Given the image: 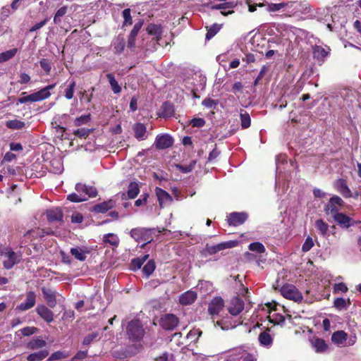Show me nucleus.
Returning <instances> with one entry per match:
<instances>
[{
  "label": "nucleus",
  "mask_w": 361,
  "mask_h": 361,
  "mask_svg": "<svg viewBox=\"0 0 361 361\" xmlns=\"http://www.w3.org/2000/svg\"><path fill=\"white\" fill-rule=\"evenodd\" d=\"M197 298V294L194 291H187L183 293L179 298L181 305H188L192 304Z\"/></svg>",
  "instance_id": "nucleus-22"
},
{
  "label": "nucleus",
  "mask_w": 361,
  "mask_h": 361,
  "mask_svg": "<svg viewBox=\"0 0 361 361\" xmlns=\"http://www.w3.org/2000/svg\"><path fill=\"white\" fill-rule=\"evenodd\" d=\"M87 357V350H80L68 361H85V360Z\"/></svg>",
  "instance_id": "nucleus-49"
},
{
  "label": "nucleus",
  "mask_w": 361,
  "mask_h": 361,
  "mask_svg": "<svg viewBox=\"0 0 361 361\" xmlns=\"http://www.w3.org/2000/svg\"><path fill=\"white\" fill-rule=\"evenodd\" d=\"M144 329L139 320L130 322L127 326V334L130 339L138 341L144 336Z\"/></svg>",
  "instance_id": "nucleus-3"
},
{
  "label": "nucleus",
  "mask_w": 361,
  "mask_h": 361,
  "mask_svg": "<svg viewBox=\"0 0 361 361\" xmlns=\"http://www.w3.org/2000/svg\"><path fill=\"white\" fill-rule=\"evenodd\" d=\"M115 206V202L112 200L95 204L92 211L96 213H105Z\"/></svg>",
  "instance_id": "nucleus-19"
},
{
  "label": "nucleus",
  "mask_w": 361,
  "mask_h": 361,
  "mask_svg": "<svg viewBox=\"0 0 361 361\" xmlns=\"http://www.w3.org/2000/svg\"><path fill=\"white\" fill-rule=\"evenodd\" d=\"M195 163H196L195 161H192L190 164L186 165V166L178 165L177 168L180 171H182L183 173H188V172H190L193 169V168L195 165Z\"/></svg>",
  "instance_id": "nucleus-53"
},
{
  "label": "nucleus",
  "mask_w": 361,
  "mask_h": 361,
  "mask_svg": "<svg viewBox=\"0 0 361 361\" xmlns=\"http://www.w3.org/2000/svg\"><path fill=\"white\" fill-rule=\"evenodd\" d=\"M42 291L44 299L47 301L48 305L50 307H55L56 304V298L57 293L52 289L44 288V287H43L42 288Z\"/></svg>",
  "instance_id": "nucleus-15"
},
{
  "label": "nucleus",
  "mask_w": 361,
  "mask_h": 361,
  "mask_svg": "<svg viewBox=\"0 0 361 361\" xmlns=\"http://www.w3.org/2000/svg\"><path fill=\"white\" fill-rule=\"evenodd\" d=\"M46 345L47 343L45 341L37 338L32 339L30 342H29L28 348L32 350H37L44 347Z\"/></svg>",
  "instance_id": "nucleus-35"
},
{
  "label": "nucleus",
  "mask_w": 361,
  "mask_h": 361,
  "mask_svg": "<svg viewBox=\"0 0 361 361\" xmlns=\"http://www.w3.org/2000/svg\"><path fill=\"white\" fill-rule=\"evenodd\" d=\"M16 48L6 51L0 54V63H3L12 59L17 53Z\"/></svg>",
  "instance_id": "nucleus-36"
},
{
  "label": "nucleus",
  "mask_w": 361,
  "mask_h": 361,
  "mask_svg": "<svg viewBox=\"0 0 361 361\" xmlns=\"http://www.w3.org/2000/svg\"><path fill=\"white\" fill-rule=\"evenodd\" d=\"M123 17L124 18L123 26L130 25L133 23L132 17L130 15V9L126 8L123 11Z\"/></svg>",
  "instance_id": "nucleus-48"
},
{
  "label": "nucleus",
  "mask_w": 361,
  "mask_h": 361,
  "mask_svg": "<svg viewBox=\"0 0 361 361\" xmlns=\"http://www.w3.org/2000/svg\"><path fill=\"white\" fill-rule=\"evenodd\" d=\"M149 255H145L142 257L133 259L131 261V268L133 270L139 269L144 262L148 259Z\"/></svg>",
  "instance_id": "nucleus-34"
},
{
  "label": "nucleus",
  "mask_w": 361,
  "mask_h": 361,
  "mask_svg": "<svg viewBox=\"0 0 361 361\" xmlns=\"http://www.w3.org/2000/svg\"><path fill=\"white\" fill-rule=\"evenodd\" d=\"M68 356L69 354L65 351H56L49 356L48 360L52 361L56 360H63L68 357Z\"/></svg>",
  "instance_id": "nucleus-42"
},
{
  "label": "nucleus",
  "mask_w": 361,
  "mask_h": 361,
  "mask_svg": "<svg viewBox=\"0 0 361 361\" xmlns=\"http://www.w3.org/2000/svg\"><path fill=\"white\" fill-rule=\"evenodd\" d=\"M67 12V7L63 6L60 8L56 13L54 18V22L56 24H59L61 22V18L65 16V14Z\"/></svg>",
  "instance_id": "nucleus-44"
},
{
  "label": "nucleus",
  "mask_w": 361,
  "mask_h": 361,
  "mask_svg": "<svg viewBox=\"0 0 361 361\" xmlns=\"http://www.w3.org/2000/svg\"><path fill=\"white\" fill-rule=\"evenodd\" d=\"M334 219L343 228H348L354 223L352 219L342 213H338L337 214H335Z\"/></svg>",
  "instance_id": "nucleus-20"
},
{
  "label": "nucleus",
  "mask_w": 361,
  "mask_h": 361,
  "mask_svg": "<svg viewBox=\"0 0 361 361\" xmlns=\"http://www.w3.org/2000/svg\"><path fill=\"white\" fill-rule=\"evenodd\" d=\"M71 255L78 260L85 261L86 259V252L79 247H73L71 250Z\"/></svg>",
  "instance_id": "nucleus-33"
},
{
  "label": "nucleus",
  "mask_w": 361,
  "mask_h": 361,
  "mask_svg": "<svg viewBox=\"0 0 361 361\" xmlns=\"http://www.w3.org/2000/svg\"><path fill=\"white\" fill-rule=\"evenodd\" d=\"M259 341L263 345H270L272 343V338L268 332L264 331L259 334Z\"/></svg>",
  "instance_id": "nucleus-37"
},
{
  "label": "nucleus",
  "mask_w": 361,
  "mask_h": 361,
  "mask_svg": "<svg viewBox=\"0 0 361 361\" xmlns=\"http://www.w3.org/2000/svg\"><path fill=\"white\" fill-rule=\"evenodd\" d=\"M97 333H92L87 335L84 338L82 343L86 345H90L97 337Z\"/></svg>",
  "instance_id": "nucleus-55"
},
{
  "label": "nucleus",
  "mask_w": 361,
  "mask_h": 361,
  "mask_svg": "<svg viewBox=\"0 0 361 361\" xmlns=\"http://www.w3.org/2000/svg\"><path fill=\"white\" fill-rule=\"evenodd\" d=\"M345 300L341 298H337L334 301V306L338 309H343L345 307Z\"/></svg>",
  "instance_id": "nucleus-61"
},
{
  "label": "nucleus",
  "mask_w": 361,
  "mask_h": 361,
  "mask_svg": "<svg viewBox=\"0 0 361 361\" xmlns=\"http://www.w3.org/2000/svg\"><path fill=\"white\" fill-rule=\"evenodd\" d=\"M348 334L343 331H335L331 336V341L336 345H340L347 340Z\"/></svg>",
  "instance_id": "nucleus-25"
},
{
  "label": "nucleus",
  "mask_w": 361,
  "mask_h": 361,
  "mask_svg": "<svg viewBox=\"0 0 361 361\" xmlns=\"http://www.w3.org/2000/svg\"><path fill=\"white\" fill-rule=\"evenodd\" d=\"M190 124L193 127L201 128V127L204 126L205 121L203 118H193L190 121Z\"/></svg>",
  "instance_id": "nucleus-57"
},
{
  "label": "nucleus",
  "mask_w": 361,
  "mask_h": 361,
  "mask_svg": "<svg viewBox=\"0 0 361 361\" xmlns=\"http://www.w3.org/2000/svg\"><path fill=\"white\" fill-rule=\"evenodd\" d=\"M142 24H143L142 21H139V22L136 23L134 25L133 28L131 30V32H130L129 35L137 37L139 31L140 30V29H141V27L142 26Z\"/></svg>",
  "instance_id": "nucleus-56"
},
{
  "label": "nucleus",
  "mask_w": 361,
  "mask_h": 361,
  "mask_svg": "<svg viewBox=\"0 0 361 361\" xmlns=\"http://www.w3.org/2000/svg\"><path fill=\"white\" fill-rule=\"evenodd\" d=\"M149 230L145 228H133L130 231V235L136 241L148 240Z\"/></svg>",
  "instance_id": "nucleus-13"
},
{
  "label": "nucleus",
  "mask_w": 361,
  "mask_h": 361,
  "mask_svg": "<svg viewBox=\"0 0 361 361\" xmlns=\"http://www.w3.org/2000/svg\"><path fill=\"white\" fill-rule=\"evenodd\" d=\"M314 245V242L312 238L307 237L302 246L303 252L309 251Z\"/></svg>",
  "instance_id": "nucleus-52"
},
{
  "label": "nucleus",
  "mask_w": 361,
  "mask_h": 361,
  "mask_svg": "<svg viewBox=\"0 0 361 361\" xmlns=\"http://www.w3.org/2000/svg\"><path fill=\"white\" fill-rule=\"evenodd\" d=\"M216 104L217 102L210 98H207L202 101V105L207 108L215 107Z\"/></svg>",
  "instance_id": "nucleus-60"
},
{
  "label": "nucleus",
  "mask_w": 361,
  "mask_h": 361,
  "mask_svg": "<svg viewBox=\"0 0 361 361\" xmlns=\"http://www.w3.org/2000/svg\"><path fill=\"white\" fill-rule=\"evenodd\" d=\"M343 201L338 196L332 197L329 202L324 207V211L327 215H332L334 217L335 214L338 213L340 208L343 206Z\"/></svg>",
  "instance_id": "nucleus-5"
},
{
  "label": "nucleus",
  "mask_w": 361,
  "mask_h": 361,
  "mask_svg": "<svg viewBox=\"0 0 361 361\" xmlns=\"http://www.w3.org/2000/svg\"><path fill=\"white\" fill-rule=\"evenodd\" d=\"M244 309V302L238 298H233L228 307V312L231 314L235 316L240 314Z\"/></svg>",
  "instance_id": "nucleus-14"
},
{
  "label": "nucleus",
  "mask_w": 361,
  "mask_h": 361,
  "mask_svg": "<svg viewBox=\"0 0 361 361\" xmlns=\"http://www.w3.org/2000/svg\"><path fill=\"white\" fill-rule=\"evenodd\" d=\"M233 7V4L231 2H226L224 4H219L214 6H212V8L215 10H224L227 8H232Z\"/></svg>",
  "instance_id": "nucleus-54"
},
{
  "label": "nucleus",
  "mask_w": 361,
  "mask_h": 361,
  "mask_svg": "<svg viewBox=\"0 0 361 361\" xmlns=\"http://www.w3.org/2000/svg\"><path fill=\"white\" fill-rule=\"evenodd\" d=\"M55 85V84L47 85L44 88L29 95H25L26 93L23 92L21 94L22 97L18 99L17 104L19 103L37 102L49 98L51 95L50 90H52Z\"/></svg>",
  "instance_id": "nucleus-1"
},
{
  "label": "nucleus",
  "mask_w": 361,
  "mask_h": 361,
  "mask_svg": "<svg viewBox=\"0 0 361 361\" xmlns=\"http://www.w3.org/2000/svg\"><path fill=\"white\" fill-rule=\"evenodd\" d=\"M312 346L317 353H322L327 350L328 345L323 339L314 338L311 340Z\"/></svg>",
  "instance_id": "nucleus-23"
},
{
  "label": "nucleus",
  "mask_w": 361,
  "mask_h": 361,
  "mask_svg": "<svg viewBox=\"0 0 361 361\" xmlns=\"http://www.w3.org/2000/svg\"><path fill=\"white\" fill-rule=\"evenodd\" d=\"M67 199L73 202H80L87 200V197L82 192H78L68 195Z\"/></svg>",
  "instance_id": "nucleus-38"
},
{
  "label": "nucleus",
  "mask_w": 361,
  "mask_h": 361,
  "mask_svg": "<svg viewBox=\"0 0 361 361\" xmlns=\"http://www.w3.org/2000/svg\"><path fill=\"white\" fill-rule=\"evenodd\" d=\"M156 195L161 207L169 204L172 201L171 195L161 188H156Z\"/></svg>",
  "instance_id": "nucleus-18"
},
{
  "label": "nucleus",
  "mask_w": 361,
  "mask_h": 361,
  "mask_svg": "<svg viewBox=\"0 0 361 361\" xmlns=\"http://www.w3.org/2000/svg\"><path fill=\"white\" fill-rule=\"evenodd\" d=\"M237 243L235 241H228L225 243H221L216 245H207L205 249L204 250V255H214L219 251L224 250L225 249L231 248L236 246Z\"/></svg>",
  "instance_id": "nucleus-6"
},
{
  "label": "nucleus",
  "mask_w": 361,
  "mask_h": 361,
  "mask_svg": "<svg viewBox=\"0 0 361 361\" xmlns=\"http://www.w3.org/2000/svg\"><path fill=\"white\" fill-rule=\"evenodd\" d=\"M126 42L123 37L118 36L114 40L113 47L115 53H121L125 47Z\"/></svg>",
  "instance_id": "nucleus-28"
},
{
  "label": "nucleus",
  "mask_w": 361,
  "mask_h": 361,
  "mask_svg": "<svg viewBox=\"0 0 361 361\" xmlns=\"http://www.w3.org/2000/svg\"><path fill=\"white\" fill-rule=\"evenodd\" d=\"M336 187L338 192L344 197H351V191L347 186L345 181L343 179H339L336 183Z\"/></svg>",
  "instance_id": "nucleus-24"
},
{
  "label": "nucleus",
  "mask_w": 361,
  "mask_h": 361,
  "mask_svg": "<svg viewBox=\"0 0 361 361\" xmlns=\"http://www.w3.org/2000/svg\"><path fill=\"white\" fill-rule=\"evenodd\" d=\"M247 219L245 212H232L228 216V223L230 226H237L243 224Z\"/></svg>",
  "instance_id": "nucleus-8"
},
{
  "label": "nucleus",
  "mask_w": 361,
  "mask_h": 361,
  "mask_svg": "<svg viewBox=\"0 0 361 361\" xmlns=\"http://www.w3.org/2000/svg\"><path fill=\"white\" fill-rule=\"evenodd\" d=\"M327 54H328V51L322 47L317 46L314 49V56L315 58L323 59V58L326 57L327 56Z\"/></svg>",
  "instance_id": "nucleus-45"
},
{
  "label": "nucleus",
  "mask_w": 361,
  "mask_h": 361,
  "mask_svg": "<svg viewBox=\"0 0 361 361\" xmlns=\"http://www.w3.org/2000/svg\"><path fill=\"white\" fill-rule=\"evenodd\" d=\"M36 295L33 291L27 293L25 301L17 306L16 309L20 311L27 310L35 305Z\"/></svg>",
  "instance_id": "nucleus-10"
},
{
  "label": "nucleus",
  "mask_w": 361,
  "mask_h": 361,
  "mask_svg": "<svg viewBox=\"0 0 361 361\" xmlns=\"http://www.w3.org/2000/svg\"><path fill=\"white\" fill-rule=\"evenodd\" d=\"M106 78L109 80L112 91L114 94H118L121 92V87L116 80L114 76L111 73H108Z\"/></svg>",
  "instance_id": "nucleus-29"
},
{
  "label": "nucleus",
  "mask_w": 361,
  "mask_h": 361,
  "mask_svg": "<svg viewBox=\"0 0 361 361\" xmlns=\"http://www.w3.org/2000/svg\"><path fill=\"white\" fill-rule=\"evenodd\" d=\"M281 295L287 299L295 302H300L302 300V294L295 286L291 284L284 285L281 289Z\"/></svg>",
  "instance_id": "nucleus-4"
},
{
  "label": "nucleus",
  "mask_w": 361,
  "mask_h": 361,
  "mask_svg": "<svg viewBox=\"0 0 361 361\" xmlns=\"http://www.w3.org/2000/svg\"><path fill=\"white\" fill-rule=\"evenodd\" d=\"M134 137L139 141L145 140L147 138V127L141 123H136L133 126Z\"/></svg>",
  "instance_id": "nucleus-11"
},
{
  "label": "nucleus",
  "mask_w": 361,
  "mask_h": 361,
  "mask_svg": "<svg viewBox=\"0 0 361 361\" xmlns=\"http://www.w3.org/2000/svg\"><path fill=\"white\" fill-rule=\"evenodd\" d=\"M240 121H241V126L243 128H247L250 127L251 123V120L249 114L247 113H241L240 114Z\"/></svg>",
  "instance_id": "nucleus-47"
},
{
  "label": "nucleus",
  "mask_w": 361,
  "mask_h": 361,
  "mask_svg": "<svg viewBox=\"0 0 361 361\" xmlns=\"http://www.w3.org/2000/svg\"><path fill=\"white\" fill-rule=\"evenodd\" d=\"M221 25L218 24L213 25L207 31L206 34V39H210L213 37L221 29Z\"/></svg>",
  "instance_id": "nucleus-46"
},
{
  "label": "nucleus",
  "mask_w": 361,
  "mask_h": 361,
  "mask_svg": "<svg viewBox=\"0 0 361 361\" xmlns=\"http://www.w3.org/2000/svg\"><path fill=\"white\" fill-rule=\"evenodd\" d=\"M49 351L47 350H42L39 352H36L30 354L27 357L28 361H41L49 355Z\"/></svg>",
  "instance_id": "nucleus-27"
},
{
  "label": "nucleus",
  "mask_w": 361,
  "mask_h": 361,
  "mask_svg": "<svg viewBox=\"0 0 361 361\" xmlns=\"http://www.w3.org/2000/svg\"><path fill=\"white\" fill-rule=\"evenodd\" d=\"M178 324V319L173 314H167L164 315L160 320L161 326L166 329L171 330L177 326Z\"/></svg>",
  "instance_id": "nucleus-7"
},
{
  "label": "nucleus",
  "mask_w": 361,
  "mask_h": 361,
  "mask_svg": "<svg viewBox=\"0 0 361 361\" xmlns=\"http://www.w3.org/2000/svg\"><path fill=\"white\" fill-rule=\"evenodd\" d=\"M347 290H348L347 286L343 283H336L334 286V291L335 292L345 293L347 291Z\"/></svg>",
  "instance_id": "nucleus-63"
},
{
  "label": "nucleus",
  "mask_w": 361,
  "mask_h": 361,
  "mask_svg": "<svg viewBox=\"0 0 361 361\" xmlns=\"http://www.w3.org/2000/svg\"><path fill=\"white\" fill-rule=\"evenodd\" d=\"M103 240L106 243H109L114 247H117L119 243L118 237L114 233L106 234L104 236Z\"/></svg>",
  "instance_id": "nucleus-32"
},
{
  "label": "nucleus",
  "mask_w": 361,
  "mask_h": 361,
  "mask_svg": "<svg viewBox=\"0 0 361 361\" xmlns=\"http://www.w3.org/2000/svg\"><path fill=\"white\" fill-rule=\"evenodd\" d=\"M155 269V264L153 260H149L142 269L143 273L148 277Z\"/></svg>",
  "instance_id": "nucleus-43"
},
{
  "label": "nucleus",
  "mask_w": 361,
  "mask_h": 361,
  "mask_svg": "<svg viewBox=\"0 0 361 361\" xmlns=\"http://www.w3.org/2000/svg\"><path fill=\"white\" fill-rule=\"evenodd\" d=\"M76 87V83L75 81H71L67 86L65 90V97L67 99H73L74 96V92Z\"/></svg>",
  "instance_id": "nucleus-40"
},
{
  "label": "nucleus",
  "mask_w": 361,
  "mask_h": 361,
  "mask_svg": "<svg viewBox=\"0 0 361 361\" xmlns=\"http://www.w3.org/2000/svg\"><path fill=\"white\" fill-rule=\"evenodd\" d=\"M140 189L138 185L135 183H130L128 190V196L130 199H134L139 193Z\"/></svg>",
  "instance_id": "nucleus-41"
},
{
  "label": "nucleus",
  "mask_w": 361,
  "mask_h": 361,
  "mask_svg": "<svg viewBox=\"0 0 361 361\" xmlns=\"http://www.w3.org/2000/svg\"><path fill=\"white\" fill-rule=\"evenodd\" d=\"M315 228L322 236H326L329 230V225L322 219L315 221Z\"/></svg>",
  "instance_id": "nucleus-30"
},
{
  "label": "nucleus",
  "mask_w": 361,
  "mask_h": 361,
  "mask_svg": "<svg viewBox=\"0 0 361 361\" xmlns=\"http://www.w3.org/2000/svg\"><path fill=\"white\" fill-rule=\"evenodd\" d=\"M248 247L250 251L259 254L264 253L266 250L263 244L259 242L252 243L249 245Z\"/></svg>",
  "instance_id": "nucleus-39"
},
{
  "label": "nucleus",
  "mask_w": 361,
  "mask_h": 361,
  "mask_svg": "<svg viewBox=\"0 0 361 361\" xmlns=\"http://www.w3.org/2000/svg\"><path fill=\"white\" fill-rule=\"evenodd\" d=\"M240 357L242 359V361H256L257 360L256 357L254 355L247 353H244L241 355Z\"/></svg>",
  "instance_id": "nucleus-64"
},
{
  "label": "nucleus",
  "mask_w": 361,
  "mask_h": 361,
  "mask_svg": "<svg viewBox=\"0 0 361 361\" xmlns=\"http://www.w3.org/2000/svg\"><path fill=\"white\" fill-rule=\"evenodd\" d=\"M36 312L47 322L50 323L54 320V314L52 311L45 305H38L36 308Z\"/></svg>",
  "instance_id": "nucleus-17"
},
{
  "label": "nucleus",
  "mask_w": 361,
  "mask_h": 361,
  "mask_svg": "<svg viewBox=\"0 0 361 361\" xmlns=\"http://www.w3.org/2000/svg\"><path fill=\"white\" fill-rule=\"evenodd\" d=\"M63 216V212L59 208L51 209L47 211V217L49 221H61Z\"/></svg>",
  "instance_id": "nucleus-21"
},
{
  "label": "nucleus",
  "mask_w": 361,
  "mask_h": 361,
  "mask_svg": "<svg viewBox=\"0 0 361 361\" xmlns=\"http://www.w3.org/2000/svg\"><path fill=\"white\" fill-rule=\"evenodd\" d=\"M77 192H82L83 195L89 197H94L97 195V189L92 186H87L84 184L78 183L75 185Z\"/></svg>",
  "instance_id": "nucleus-16"
},
{
  "label": "nucleus",
  "mask_w": 361,
  "mask_h": 361,
  "mask_svg": "<svg viewBox=\"0 0 361 361\" xmlns=\"http://www.w3.org/2000/svg\"><path fill=\"white\" fill-rule=\"evenodd\" d=\"M224 306V302L223 299L221 298L216 297L209 303L208 311L211 315L219 314Z\"/></svg>",
  "instance_id": "nucleus-12"
},
{
  "label": "nucleus",
  "mask_w": 361,
  "mask_h": 361,
  "mask_svg": "<svg viewBox=\"0 0 361 361\" xmlns=\"http://www.w3.org/2000/svg\"><path fill=\"white\" fill-rule=\"evenodd\" d=\"M286 6V3L269 4L267 7V11L269 12L277 11L285 8Z\"/></svg>",
  "instance_id": "nucleus-50"
},
{
  "label": "nucleus",
  "mask_w": 361,
  "mask_h": 361,
  "mask_svg": "<svg viewBox=\"0 0 361 361\" xmlns=\"http://www.w3.org/2000/svg\"><path fill=\"white\" fill-rule=\"evenodd\" d=\"M174 114L173 106L168 102H165L161 107L160 116L164 118H169L173 116Z\"/></svg>",
  "instance_id": "nucleus-26"
},
{
  "label": "nucleus",
  "mask_w": 361,
  "mask_h": 361,
  "mask_svg": "<svg viewBox=\"0 0 361 361\" xmlns=\"http://www.w3.org/2000/svg\"><path fill=\"white\" fill-rule=\"evenodd\" d=\"M7 128L13 130H20L25 127V123L17 119L8 121L6 123Z\"/></svg>",
  "instance_id": "nucleus-31"
},
{
  "label": "nucleus",
  "mask_w": 361,
  "mask_h": 361,
  "mask_svg": "<svg viewBox=\"0 0 361 361\" xmlns=\"http://www.w3.org/2000/svg\"><path fill=\"white\" fill-rule=\"evenodd\" d=\"M37 331V328L35 327H25L21 329V333L23 336H30L34 334Z\"/></svg>",
  "instance_id": "nucleus-59"
},
{
  "label": "nucleus",
  "mask_w": 361,
  "mask_h": 361,
  "mask_svg": "<svg viewBox=\"0 0 361 361\" xmlns=\"http://www.w3.org/2000/svg\"><path fill=\"white\" fill-rule=\"evenodd\" d=\"M148 34L152 35H159L161 33V28L159 26L151 24L147 27Z\"/></svg>",
  "instance_id": "nucleus-51"
},
{
  "label": "nucleus",
  "mask_w": 361,
  "mask_h": 361,
  "mask_svg": "<svg viewBox=\"0 0 361 361\" xmlns=\"http://www.w3.org/2000/svg\"><path fill=\"white\" fill-rule=\"evenodd\" d=\"M173 143V140L172 137L169 135L164 134L161 135H157L154 145L159 149H164L168 147H170Z\"/></svg>",
  "instance_id": "nucleus-9"
},
{
  "label": "nucleus",
  "mask_w": 361,
  "mask_h": 361,
  "mask_svg": "<svg viewBox=\"0 0 361 361\" xmlns=\"http://www.w3.org/2000/svg\"><path fill=\"white\" fill-rule=\"evenodd\" d=\"M3 257V265L6 269H12L21 259V255L11 248H5L1 253Z\"/></svg>",
  "instance_id": "nucleus-2"
},
{
  "label": "nucleus",
  "mask_w": 361,
  "mask_h": 361,
  "mask_svg": "<svg viewBox=\"0 0 361 361\" xmlns=\"http://www.w3.org/2000/svg\"><path fill=\"white\" fill-rule=\"evenodd\" d=\"M202 335V331L200 329H193L191 330L188 334L187 337L193 338L195 337V339L198 338Z\"/></svg>",
  "instance_id": "nucleus-62"
},
{
  "label": "nucleus",
  "mask_w": 361,
  "mask_h": 361,
  "mask_svg": "<svg viewBox=\"0 0 361 361\" xmlns=\"http://www.w3.org/2000/svg\"><path fill=\"white\" fill-rule=\"evenodd\" d=\"M41 68L47 73H49L51 71V64L48 60L43 59L39 61Z\"/></svg>",
  "instance_id": "nucleus-58"
}]
</instances>
